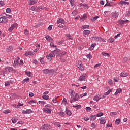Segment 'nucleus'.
<instances>
[{
  "instance_id": "f257e3e1",
  "label": "nucleus",
  "mask_w": 130,
  "mask_h": 130,
  "mask_svg": "<svg viewBox=\"0 0 130 130\" xmlns=\"http://www.w3.org/2000/svg\"><path fill=\"white\" fill-rule=\"evenodd\" d=\"M43 72L45 75H53V74H55V71L53 69H44L43 70Z\"/></svg>"
},
{
  "instance_id": "f03ea898",
  "label": "nucleus",
  "mask_w": 130,
  "mask_h": 130,
  "mask_svg": "<svg viewBox=\"0 0 130 130\" xmlns=\"http://www.w3.org/2000/svg\"><path fill=\"white\" fill-rule=\"evenodd\" d=\"M91 38L92 40L95 41V42H104V39L100 37H92Z\"/></svg>"
},
{
  "instance_id": "7ed1b4c3",
  "label": "nucleus",
  "mask_w": 130,
  "mask_h": 130,
  "mask_svg": "<svg viewBox=\"0 0 130 130\" xmlns=\"http://www.w3.org/2000/svg\"><path fill=\"white\" fill-rule=\"evenodd\" d=\"M79 94L76 93L75 95V96L73 95V97H72V98H71V100H70L71 103H73V102L78 101V100L79 99Z\"/></svg>"
},
{
  "instance_id": "20e7f679",
  "label": "nucleus",
  "mask_w": 130,
  "mask_h": 130,
  "mask_svg": "<svg viewBox=\"0 0 130 130\" xmlns=\"http://www.w3.org/2000/svg\"><path fill=\"white\" fill-rule=\"evenodd\" d=\"M86 79L87 75H86V74H84L80 76V77L78 79V81H81L82 82H83L84 81H86Z\"/></svg>"
},
{
  "instance_id": "39448f33",
  "label": "nucleus",
  "mask_w": 130,
  "mask_h": 130,
  "mask_svg": "<svg viewBox=\"0 0 130 130\" xmlns=\"http://www.w3.org/2000/svg\"><path fill=\"white\" fill-rule=\"evenodd\" d=\"M7 22H8L7 17L5 16L0 17V24H4V23H7Z\"/></svg>"
},
{
  "instance_id": "423d86ee",
  "label": "nucleus",
  "mask_w": 130,
  "mask_h": 130,
  "mask_svg": "<svg viewBox=\"0 0 130 130\" xmlns=\"http://www.w3.org/2000/svg\"><path fill=\"white\" fill-rule=\"evenodd\" d=\"M118 16H119V13L116 11L112 12V16L113 18H118Z\"/></svg>"
},
{
  "instance_id": "0eeeda50",
  "label": "nucleus",
  "mask_w": 130,
  "mask_h": 130,
  "mask_svg": "<svg viewBox=\"0 0 130 130\" xmlns=\"http://www.w3.org/2000/svg\"><path fill=\"white\" fill-rule=\"evenodd\" d=\"M32 111L31 110V109H27L26 111L23 110L22 113L23 114H30V113H32Z\"/></svg>"
},
{
  "instance_id": "6e6552de",
  "label": "nucleus",
  "mask_w": 130,
  "mask_h": 130,
  "mask_svg": "<svg viewBox=\"0 0 130 130\" xmlns=\"http://www.w3.org/2000/svg\"><path fill=\"white\" fill-rule=\"evenodd\" d=\"M43 111H44V112H45L46 113H49V114H50V113H51V111H52V110H51V109L44 108L43 109Z\"/></svg>"
},
{
  "instance_id": "1a4fd4ad",
  "label": "nucleus",
  "mask_w": 130,
  "mask_h": 130,
  "mask_svg": "<svg viewBox=\"0 0 130 130\" xmlns=\"http://www.w3.org/2000/svg\"><path fill=\"white\" fill-rule=\"evenodd\" d=\"M77 68H79L80 71H84V67H83V64L81 62H79L78 64H77Z\"/></svg>"
},
{
  "instance_id": "9d476101",
  "label": "nucleus",
  "mask_w": 130,
  "mask_h": 130,
  "mask_svg": "<svg viewBox=\"0 0 130 130\" xmlns=\"http://www.w3.org/2000/svg\"><path fill=\"white\" fill-rule=\"evenodd\" d=\"M16 24H13L11 25V27L8 28V31H9V32H12V31H13V30L15 29V28L16 27Z\"/></svg>"
},
{
  "instance_id": "9b49d317",
  "label": "nucleus",
  "mask_w": 130,
  "mask_h": 130,
  "mask_svg": "<svg viewBox=\"0 0 130 130\" xmlns=\"http://www.w3.org/2000/svg\"><path fill=\"white\" fill-rule=\"evenodd\" d=\"M37 3V0H29L28 1V5L31 6L32 5H35Z\"/></svg>"
},
{
  "instance_id": "f8f14e48",
  "label": "nucleus",
  "mask_w": 130,
  "mask_h": 130,
  "mask_svg": "<svg viewBox=\"0 0 130 130\" xmlns=\"http://www.w3.org/2000/svg\"><path fill=\"white\" fill-rule=\"evenodd\" d=\"M99 120L101 124H105V122H106V121L105 120V118H104V117L100 118Z\"/></svg>"
},
{
  "instance_id": "ddd939ff",
  "label": "nucleus",
  "mask_w": 130,
  "mask_h": 130,
  "mask_svg": "<svg viewBox=\"0 0 130 130\" xmlns=\"http://www.w3.org/2000/svg\"><path fill=\"white\" fill-rule=\"evenodd\" d=\"M120 76L122 77H127V76H128V73H127V72L123 71L120 73Z\"/></svg>"
},
{
  "instance_id": "4468645a",
  "label": "nucleus",
  "mask_w": 130,
  "mask_h": 130,
  "mask_svg": "<svg viewBox=\"0 0 130 130\" xmlns=\"http://www.w3.org/2000/svg\"><path fill=\"white\" fill-rule=\"evenodd\" d=\"M89 119L90 120L94 121V120H96V119H97V116L95 115H92L89 117Z\"/></svg>"
},
{
  "instance_id": "2eb2a0df",
  "label": "nucleus",
  "mask_w": 130,
  "mask_h": 130,
  "mask_svg": "<svg viewBox=\"0 0 130 130\" xmlns=\"http://www.w3.org/2000/svg\"><path fill=\"white\" fill-rule=\"evenodd\" d=\"M19 60H20V57H17L16 58H15L13 66H17V64L19 63Z\"/></svg>"
},
{
  "instance_id": "dca6fc26",
  "label": "nucleus",
  "mask_w": 130,
  "mask_h": 130,
  "mask_svg": "<svg viewBox=\"0 0 130 130\" xmlns=\"http://www.w3.org/2000/svg\"><path fill=\"white\" fill-rule=\"evenodd\" d=\"M111 91H112V89H110L107 92H105L104 93V94L103 95V98H105V97H106V96H107V95H109V94H110V93L111 92Z\"/></svg>"
},
{
  "instance_id": "f3484780",
  "label": "nucleus",
  "mask_w": 130,
  "mask_h": 130,
  "mask_svg": "<svg viewBox=\"0 0 130 130\" xmlns=\"http://www.w3.org/2000/svg\"><path fill=\"white\" fill-rule=\"evenodd\" d=\"M64 24V20L62 18H60L59 20H57V24Z\"/></svg>"
},
{
  "instance_id": "a211bd4d",
  "label": "nucleus",
  "mask_w": 130,
  "mask_h": 130,
  "mask_svg": "<svg viewBox=\"0 0 130 130\" xmlns=\"http://www.w3.org/2000/svg\"><path fill=\"white\" fill-rule=\"evenodd\" d=\"M25 73L26 74V75H27V76H28V77H29L30 78L31 77H32V76H33V74H32V73H31L30 71H25Z\"/></svg>"
},
{
  "instance_id": "6ab92c4d",
  "label": "nucleus",
  "mask_w": 130,
  "mask_h": 130,
  "mask_svg": "<svg viewBox=\"0 0 130 130\" xmlns=\"http://www.w3.org/2000/svg\"><path fill=\"white\" fill-rule=\"evenodd\" d=\"M69 92L70 94L71 98H73V97H74V94H75V91L72 89H70Z\"/></svg>"
},
{
  "instance_id": "aec40b11",
  "label": "nucleus",
  "mask_w": 130,
  "mask_h": 130,
  "mask_svg": "<svg viewBox=\"0 0 130 130\" xmlns=\"http://www.w3.org/2000/svg\"><path fill=\"white\" fill-rule=\"evenodd\" d=\"M121 92H122V90L121 89H117L116 92L115 93V95L116 96L117 95H118V94H119V93H121Z\"/></svg>"
},
{
  "instance_id": "412c9836",
  "label": "nucleus",
  "mask_w": 130,
  "mask_h": 130,
  "mask_svg": "<svg viewBox=\"0 0 130 130\" xmlns=\"http://www.w3.org/2000/svg\"><path fill=\"white\" fill-rule=\"evenodd\" d=\"M66 113L67 115H69V116H71V115H72V112H71V111H70L68 108H66Z\"/></svg>"
},
{
  "instance_id": "4be33fe9",
  "label": "nucleus",
  "mask_w": 130,
  "mask_h": 130,
  "mask_svg": "<svg viewBox=\"0 0 130 130\" xmlns=\"http://www.w3.org/2000/svg\"><path fill=\"white\" fill-rule=\"evenodd\" d=\"M119 5H129V3L125 1H120L119 2Z\"/></svg>"
},
{
  "instance_id": "5701e85b",
  "label": "nucleus",
  "mask_w": 130,
  "mask_h": 130,
  "mask_svg": "<svg viewBox=\"0 0 130 130\" xmlns=\"http://www.w3.org/2000/svg\"><path fill=\"white\" fill-rule=\"evenodd\" d=\"M11 120L12 121V123H16V122H17V121H18V118H16L15 117H13L12 118Z\"/></svg>"
},
{
  "instance_id": "b1692460",
  "label": "nucleus",
  "mask_w": 130,
  "mask_h": 130,
  "mask_svg": "<svg viewBox=\"0 0 130 130\" xmlns=\"http://www.w3.org/2000/svg\"><path fill=\"white\" fill-rule=\"evenodd\" d=\"M6 71H8V72H12L14 71V69L12 67H6L5 68Z\"/></svg>"
},
{
  "instance_id": "393cba45",
  "label": "nucleus",
  "mask_w": 130,
  "mask_h": 130,
  "mask_svg": "<svg viewBox=\"0 0 130 130\" xmlns=\"http://www.w3.org/2000/svg\"><path fill=\"white\" fill-rule=\"evenodd\" d=\"M52 52L54 54V56H55V55H56V56H58V54H59V52L58 51H57V50H54V51H53Z\"/></svg>"
},
{
  "instance_id": "a878e982",
  "label": "nucleus",
  "mask_w": 130,
  "mask_h": 130,
  "mask_svg": "<svg viewBox=\"0 0 130 130\" xmlns=\"http://www.w3.org/2000/svg\"><path fill=\"white\" fill-rule=\"evenodd\" d=\"M101 98V97H99V96L96 95L94 97L93 100H94V101H99Z\"/></svg>"
},
{
  "instance_id": "bb28decb",
  "label": "nucleus",
  "mask_w": 130,
  "mask_h": 130,
  "mask_svg": "<svg viewBox=\"0 0 130 130\" xmlns=\"http://www.w3.org/2000/svg\"><path fill=\"white\" fill-rule=\"evenodd\" d=\"M13 50V46H10L7 49H6V51L7 52H10V51H12Z\"/></svg>"
},
{
  "instance_id": "cd10ccee",
  "label": "nucleus",
  "mask_w": 130,
  "mask_h": 130,
  "mask_svg": "<svg viewBox=\"0 0 130 130\" xmlns=\"http://www.w3.org/2000/svg\"><path fill=\"white\" fill-rule=\"evenodd\" d=\"M87 19V15L86 14H83V15L81 17L80 20L83 21V20H86Z\"/></svg>"
},
{
  "instance_id": "c85d7f7f",
  "label": "nucleus",
  "mask_w": 130,
  "mask_h": 130,
  "mask_svg": "<svg viewBox=\"0 0 130 130\" xmlns=\"http://www.w3.org/2000/svg\"><path fill=\"white\" fill-rule=\"evenodd\" d=\"M72 107H74V108L77 107V109H81L82 106H81V105H76V106L73 105Z\"/></svg>"
},
{
  "instance_id": "c756f323",
  "label": "nucleus",
  "mask_w": 130,
  "mask_h": 130,
  "mask_svg": "<svg viewBox=\"0 0 130 130\" xmlns=\"http://www.w3.org/2000/svg\"><path fill=\"white\" fill-rule=\"evenodd\" d=\"M48 126V125H44L42 126L40 128V130H46V129H47V128H46V127H47Z\"/></svg>"
},
{
  "instance_id": "7c9ffc66",
  "label": "nucleus",
  "mask_w": 130,
  "mask_h": 130,
  "mask_svg": "<svg viewBox=\"0 0 130 130\" xmlns=\"http://www.w3.org/2000/svg\"><path fill=\"white\" fill-rule=\"evenodd\" d=\"M58 114H59L61 117H63L66 115V114L64 113V112L61 111L59 113H58Z\"/></svg>"
},
{
  "instance_id": "2f4dec72",
  "label": "nucleus",
  "mask_w": 130,
  "mask_h": 130,
  "mask_svg": "<svg viewBox=\"0 0 130 130\" xmlns=\"http://www.w3.org/2000/svg\"><path fill=\"white\" fill-rule=\"evenodd\" d=\"M90 30H84L83 31V34L87 35V36H88V35H89V34H90Z\"/></svg>"
},
{
  "instance_id": "473e14b6",
  "label": "nucleus",
  "mask_w": 130,
  "mask_h": 130,
  "mask_svg": "<svg viewBox=\"0 0 130 130\" xmlns=\"http://www.w3.org/2000/svg\"><path fill=\"white\" fill-rule=\"evenodd\" d=\"M29 80V78H27L24 79L23 80V81H22V84H24V83H28Z\"/></svg>"
},
{
  "instance_id": "72a5a7b5",
  "label": "nucleus",
  "mask_w": 130,
  "mask_h": 130,
  "mask_svg": "<svg viewBox=\"0 0 130 130\" xmlns=\"http://www.w3.org/2000/svg\"><path fill=\"white\" fill-rule=\"evenodd\" d=\"M66 52L65 51H63V52H62L61 53H59V54H58V56H63L64 55H66Z\"/></svg>"
},
{
  "instance_id": "f704fd0d",
  "label": "nucleus",
  "mask_w": 130,
  "mask_h": 130,
  "mask_svg": "<svg viewBox=\"0 0 130 130\" xmlns=\"http://www.w3.org/2000/svg\"><path fill=\"white\" fill-rule=\"evenodd\" d=\"M98 18H99V16L93 17V18H91L92 22H95V21H96V20H97V19H98Z\"/></svg>"
},
{
  "instance_id": "c9c22d12",
  "label": "nucleus",
  "mask_w": 130,
  "mask_h": 130,
  "mask_svg": "<svg viewBox=\"0 0 130 130\" xmlns=\"http://www.w3.org/2000/svg\"><path fill=\"white\" fill-rule=\"evenodd\" d=\"M50 46H51V47H55V49L57 50V47H56V45H54V43L52 42L50 43Z\"/></svg>"
},
{
  "instance_id": "e433bc0d",
  "label": "nucleus",
  "mask_w": 130,
  "mask_h": 130,
  "mask_svg": "<svg viewBox=\"0 0 130 130\" xmlns=\"http://www.w3.org/2000/svg\"><path fill=\"white\" fill-rule=\"evenodd\" d=\"M46 39L48 41H50V40H52V39L51 38V37L49 36H47L45 37Z\"/></svg>"
},
{
  "instance_id": "4c0bfd02",
  "label": "nucleus",
  "mask_w": 130,
  "mask_h": 130,
  "mask_svg": "<svg viewBox=\"0 0 130 130\" xmlns=\"http://www.w3.org/2000/svg\"><path fill=\"white\" fill-rule=\"evenodd\" d=\"M96 45H97V44H96V43L92 44L91 45V47H90L91 49H92V50H93V49H94V48L96 46Z\"/></svg>"
},
{
  "instance_id": "58836bf2",
  "label": "nucleus",
  "mask_w": 130,
  "mask_h": 130,
  "mask_svg": "<svg viewBox=\"0 0 130 130\" xmlns=\"http://www.w3.org/2000/svg\"><path fill=\"white\" fill-rule=\"evenodd\" d=\"M115 124L118 125L120 123V119H117L115 122Z\"/></svg>"
},
{
  "instance_id": "ea45409f",
  "label": "nucleus",
  "mask_w": 130,
  "mask_h": 130,
  "mask_svg": "<svg viewBox=\"0 0 130 130\" xmlns=\"http://www.w3.org/2000/svg\"><path fill=\"white\" fill-rule=\"evenodd\" d=\"M102 54L103 56H107V57H109V56H110L109 54L106 53L102 52Z\"/></svg>"
},
{
  "instance_id": "a19ab883",
  "label": "nucleus",
  "mask_w": 130,
  "mask_h": 130,
  "mask_svg": "<svg viewBox=\"0 0 130 130\" xmlns=\"http://www.w3.org/2000/svg\"><path fill=\"white\" fill-rule=\"evenodd\" d=\"M6 13H7L8 14H10V13H11V12H12V10H11V8H7V9H6Z\"/></svg>"
},
{
  "instance_id": "79ce46f5",
  "label": "nucleus",
  "mask_w": 130,
  "mask_h": 130,
  "mask_svg": "<svg viewBox=\"0 0 130 130\" xmlns=\"http://www.w3.org/2000/svg\"><path fill=\"white\" fill-rule=\"evenodd\" d=\"M42 98H43L45 100H48L49 99V96H48V95H43Z\"/></svg>"
},
{
  "instance_id": "37998d69",
  "label": "nucleus",
  "mask_w": 130,
  "mask_h": 130,
  "mask_svg": "<svg viewBox=\"0 0 130 130\" xmlns=\"http://www.w3.org/2000/svg\"><path fill=\"white\" fill-rule=\"evenodd\" d=\"M90 26L89 25H83L81 28V29H88L89 28Z\"/></svg>"
},
{
  "instance_id": "c03bdc74",
  "label": "nucleus",
  "mask_w": 130,
  "mask_h": 130,
  "mask_svg": "<svg viewBox=\"0 0 130 130\" xmlns=\"http://www.w3.org/2000/svg\"><path fill=\"white\" fill-rule=\"evenodd\" d=\"M3 113L5 114H8V113H11V110H4Z\"/></svg>"
},
{
  "instance_id": "a18cd8bd",
  "label": "nucleus",
  "mask_w": 130,
  "mask_h": 130,
  "mask_svg": "<svg viewBox=\"0 0 130 130\" xmlns=\"http://www.w3.org/2000/svg\"><path fill=\"white\" fill-rule=\"evenodd\" d=\"M124 23H125V21H124V20H119V25H123Z\"/></svg>"
},
{
  "instance_id": "49530a36",
  "label": "nucleus",
  "mask_w": 130,
  "mask_h": 130,
  "mask_svg": "<svg viewBox=\"0 0 130 130\" xmlns=\"http://www.w3.org/2000/svg\"><path fill=\"white\" fill-rule=\"evenodd\" d=\"M103 115V113L100 112L96 114L97 117H101V116H102Z\"/></svg>"
},
{
  "instance_id": "de8ad7c7",
  "label": "nucleus",
  "mask_w": 130,
  "mask_h": 130,
  "mask_svg": "<svg viewBox=\"0 0 130 130\" xmlns=\"http://www.w3.org/2000/svg\"><path fill=\"white\" fill-rule=\"evenodd\" d=\"M37 101L36 100H31L29 102H28L29 104H32V103H36Z\"/></svg>"
},
{
  "instance_id": "09e8293b",
  "label": "nucleus",
  "mask_w": 130,
  "mask_h": 130,
  "mask_svg": "<svg viewBox=\"0 0 130 130\" xmlns=\"http://www.w3.org/2000/svg\"><path fill=\"white\" fill-rule=\"evenodd\" d=\"M117 114V113L114 112H112L110 113V115L111 116H113V115H116Z\"/></svg>"
},
{
  "instance_id": "8fccbe9b",
  "label": "nucleus",
  "mask_w": 130,
  "mask_h": 130,
  "mask_svg": "<svg viewBox=\"0 0 130 130\" xmlns=\"http://www.w3.org/2000/svg\"><path fill=\"white\" fill-rule=\"evenodd\" d=\"M48 56H49L51 58L52 57H53V56H54V54L52 51L51 53H50Z\"/></svg>"
},
{
  "instance_id": "3c124183",
  "label": "nucleus",
  "mask_w": 130,
  "mask_h": 130,
  "mask_svg": "<svg viewBox=\"0 0 130 130\" xmlns=\"http://www.w3.org/2000/svg\"><path fill=\"white\" fill-rule=\"evenodd\" d=\"M85 109L87 112L91 111V108L90 107H86Z\"/></svg>"
},
{
  "instance_id": "603ef678",
  "label": "nucleus",
  "mask_w": 130,
  "mask_h": 130,
  "mask_svg": "<svg viewBox=\"0 0 130 130\" xmlns=\"http://www.w3.org/2000/svg\"><path fill=\"white\" fill-rule=\"evenodd\" d=\"M118 80L119 79L117 77L114 78V82H115L116 83H117V82H118Z\"/></svg>"
},
{
  "instance_id": "864d4df0",
  "label": "nucleus",
  "mask_w": 130,
  "mask_h": 130,
  "mask_svg": "<svg viewBox=\"0 0 130 130\" xmlns=\"http://www.w3.org/2000/svg\"><path fill=\"white\" fill-rule=\"evenodd\" d=\"M108 83L110 84V85H113V82L112 81V80L110 79L108 81Z\"/></svg>"
},
{
  "instance_id": "5fc2aeb1",
  "label": "nucleus",
  "mask_w": 130,
  "mask_h": 130,
  "mask_svg": "<svg viewBox=\"0 0 130 130\" xmlns=\"http://www.w3.org/2000/svg\"><path fill=\"white\" fill-rule=\"evenodd\" d=\"M39 104H42L43 105H44V104H45V102L43 101H39Z\"/></svg>"
},
{
  "instance_id": "6e6d98bb",
  "label": "nucleus",
  "mask_w": 130,
  "mask_h": 130,
  "mask_svg": "<svg viewBox=\"0 0 130 130\" xmlns=\"http://www.w3.org/2000/svg\"><path fill=\"white\" fill-rule=\"evenodd\" d=\"M5 2L3 1H0V7H3V6H4Z\"/></svg>"
},
{
  "instance_id": "4d7b16f0",
  "label": "nucleus",
  "mask_w": 130,
  "mask_h": 130,
  "mask_svg": "<svg viewBox=\"0 0 130 130\" xmlns=\"http://www.w3.org/2000/svg\"><path fill=\"white\" fill-rule=\"evenodd\" d=\"M10 82H9V81H7L5 83V85L6 87H8V86H10Z\"/></svg>"
},
{
  "instance_id": "13d9d810",
  "label": "nucleus",
  "mask_w": 130,
  "mask_h": 130,
  "mask_svg": "<svg viewBox=\"0 0 130 130\" xmlns=\"http://www.w3.org/2000/svg\"><path fill=\"white\" fill-rule=\"evenodd\" d=\"M24 34L25 35H29V31L27 29L24 30Z\"/></svg>"
},
{
  "instance_id": "bf43d9fd",
  "label": "nucleus",
  "mask_w": 130,
  "mask_h": 130,
  "mask_svg": "<svg viewBox=\"0 0 130 130\" xmlns=\"http://www.w3.org/2000/svg\"><path fill=\"white\" fill-rule=\"evenodd\" d=\"M72 15L73 16H76V15H77L78 14V12H77V11H74L73 12H72Z\"/></svg>"
},
{
  "instance_id": "052dcab7",
  "label": "nucleus",
  "mask_w": 130,
  "mask_h": 130,
  "mask_svg": "<svg viewBox=\"0 0 130 130\" xmlns=\"http://www.w3.org/2000/svg\"><path fill=\"white\" fill-rule=\"evenodd\" d=\"M1 75H3V76H5V74H7V71H2L1 72Z\"/></svg>"
},
{
  "instance_id": "680f3d73",
  "label": "nucleus",
  "mask_w": 130,
  "mask_h": 130,
  "mask_svg": "<svg viewBox=\"0 0 130 130\" xmlns=\"http://www.w3.org/2000/svg\"><path fill=\"white\" fill-rule=\"evenodd\" d=\"M71 6L74 7V0H70Z\"/></svg>"
},
{
  "instance_id": "e2e57ef3",
  "label": "nucleus",
  "mask_w": 130,
  "mask_h": 130,
  "mask_svg": "<svg viewBox=\"0 0 130 130\" xmlns=\"http://www.w3.org/2000/svg\"><path fill=\"white\" fill-rule=\"evenodd\" d=\"M91 126L92 127V128H96V125L95 124V123H92L91 124Z\"/></svg>"
},
{
  "instance_id": "0e129e2a",
  "label": "nucleus",
  "mask_w": 130,
  "mask_h": 130,
  "mask_svg": "<svg viewBox=\"0 0 130 130\" xmlns=\"http://www.w3.org/2000/svg\"><path fill=\"white\" fill-rule=\"evenodd\" d=\"M83 119H84V120H85V121H88V120L90 119V118L86 117H84Z\"/></svg>"
},
{
  "instance_id": "69168bd1",
  "label": "nucleus",
  "mask_w": 130,
  "mask_h": 130,
  "mask_svg": "<svg viewBox=\"0 0 130 130\" xmlns=\"http://www.w3.org/2000/svg\"><path fill=\"white\" fill-rule=\"evenodd\" d=\"M109 40H110V42L111 43H112L113 42H114V39H113V38H110V39H109Z\"/></svg>"
},
{
  "instance_id": "338daca9",
  "label": "nucleus",
  "mask_w": 130,
  "mask_h": 130,
  "mask_svg": "<svg viewBox=\"0 0 130 130\" xmlns=\"http://www.w3.org/2000/svg\"><path fill=\"white\" fill-rule=\"evenodd\" d=\"M127 60H128V59L127 58V57H125L123 58V61H124V62H127Z\"/></svg>"
},
{
  "instance_id": "774afa93",
  "label": "nucleus",
  "mask_w": 130,
  "mask_h": 130,
  "mask_svg": "<svg viewBox=\"0 0 130 130\" xmlns=\"http://www.w3.org/2000/svg\"><path fill=\"white\" fill-rule=\"evenodd\" d=\"M46 58L48 59V60H49V61H51V60L52 59V58L48 55L46 56Z\"/></svg>"
}]
</instances>
